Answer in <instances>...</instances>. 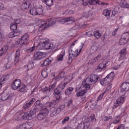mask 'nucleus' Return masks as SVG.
<instances>
[{
	"instance_id": "1",
	"label": "nucleus",
	"mask_w": 129,
	"mask_h": 129,
	"mask_svg": "<svg viewBox=\"0 0 129 129\" xmlns=\"http://www.w3.org/2000/svg\"><path fill=\"white\" fill-rule=\"evenodd\" d=\"M56 99L54 100L50 103H47L46 105L48 106L50 108L49 111H50V116L51 117H54V116H56L57 114H59L61 112V107L62 106H60L58 108H55V105H57L59 102H60V98L59 97H55Z\"/></svg>"
},
{
	"instance_id": "2",
	"label": "nucleus",
	"mask_w": 129,
	"mask_h": 129,
	"mask_svg": "<svg viewBox=\"0 0 129 129\" xmlns=\"http://www.w3.org/2000/svg\"><path fill=\"white\" fill-rule=\"evenodd\" d=\"M75 42H76V41H75L74 42L72 43L69 48V60L71 61V62H72V60H74V59L80 54L82 51V49H83V47H84V44L81 43L79 48V52H78V49L74 47V46H75Z\"/></svg>"
},
{
	"instance_id": "3",
	"label": "nucleus",
	"mask_w": 129,
	"mask_h": 129,
	"mask_svg": "<svg viewBox=\"0 0 129 129\" xmlns=\"http://www.w3.org/2000/svg\"><path fill=\"white\" fill-rule=\"evenodd\" d=\"M90 89V85L87 84L86 81H83L80 87L77 88L76 91L78 92L76 95L77 97H82L85 95V93L87 92V90Z\"/></svg>"
},
{
	"instance_id": "4",
	"label": "nucleus",
	"mask_w": 129,
	"mask_h": 129,
	"mask_svg": "<svg viewBox=\"0 0 129 129\" xmlns=\"http://www.w3.org/2000/svg\"><path fill=\"white\" fill-rule=\"evenodd\" d=\"M98 79H99V76L91 74L86 79V80H84V81H86L87 84H89L90 86V85L95 84L98 81Z\"/></svg>"
},
{
	"instance_id": "5",
	"label": "nucleus",
	"mask_w": 129,
	"mask_h": 129,
	"mask_svg": "<svg viewBox=\"0 0 129 129\" xmlns=\"http://www.w3.org/2000/svg\"><path fill=\"white\" fill-rule=\"evenodd\" d=\"M30 40V35L28 33L24 34L20 39H19L17 42V45H27Z\"/></svg>"
},
{
	"instance_id": "6",
	"label": "nucleus",
	"mask_w": 129,
	"mask_h": 129,
	"mask_svg": "<svg viewBox=\"0 0 129 129\" xmlns=\"http://www.w3.org/2000/svg\"><path fill=\"white\" fill-rule=\"evenodd\" d=\"M123 103H124V97L122 96L118 98L116 101L113 102L112 107L113 110L116 108H117L118 106H121Z\"/></svg>"
},
{
	"instance_id": "7",
	"label": "nucleus",
	"mask_w": 129,
	"mask_h": 129,
	"mask_svg": "<svg viewBox=\"0 0 129 129\" xmlns=\"http://www.w3.org/2000/svg\"><path fill=\"white\" fill-rule=\"evenodd\" d=\"M57 22L60 23V24H64V23H68L69 25L73 24L75 22V19L74 17H71L66 18H60L57 19Z\"/></svg>"
},
{
	"instance_id": "8",
	"label": "nucleus",
	"mask_w": 129,
	"mask_h": 129,
	"mask_svg": "<svg viewBox=\"0 0 129 129\" xmlns=\"http://www.w3.org/2000/svg\"><path fill=\"white\" fill-rule=\"evenodd\" d=\"M56 23V20L54 18H51L48 19L45 22H44L41 25V28H47V27H50V26H52L54 24Z\"/></svg>"
},
{
	"instance_id": "9",
	"label": "nucleus",
	"mask_w": 129,
	"mask_h": 129,
	"mask_svg": "<svg viewBox=\"0 0 129 129\" xmlns=\"http://www.w3.org/2000/svg\"><path fill=\"white\" fill-rule=\"evenodd\" d=\"M22 85V81L19 79H16L14 80L11 85L12 89L13 90H17Z\"/></svg>"
},
{
	"instance_id": "10",
	"label": "nucleus",
	"mask_w": 129,
	"mask_h": 129,
	"mask_svg": "<svg viewBox=\"0 0 129 129\" xmlns=\"http://www.w3.org/2000/svg\"><path fill=\"white\" fill-rule=\"evenodd\" d=\"M34 56L35 60H40V59H42V58H45V57H46V53L41 51H36L35 52Z\"/></svg>"
},
{
	"instance_id": "11",
	"label": "nucleus",
	"mask_w": 129,
	"mask_h": 129,
	"mask_svg": "<svg viewBox=\"0 0 129 129\" xmlns=\"http://www.w3.org/2000/svg\"><path fill=\"white\" fill-rule=\"evenodd\" d=\"M129 90V79H128L125 82H123L121 86V91L124 92V91H128Z\"/></svg>"
},
{
	"instance_id": "12",
	"label": "nucleus",
	"mask_w": 129,
	"mask_h": 129,
	"mask_svg": "<svg viewBox=\"0 0 129 129\" xmlns=\"http://www.w3.org/2000/svg\"><path fill=\"white\" fill-rule=\"evenodd\" d=\"M20 52L21 50L20 49H17L16 51L14 60L15 66H18V64H19V61H20V55H21Z\"/></svg>"
},
{
	"instance_id": "13",
	"label": "nucleus",
	"mask_w": 129,
	"mask_h": 129,
	"mask_svg": "<svg viewBox=\"0 0 129 129\" xmlns=\"http://www.w3.org/2000/svg\"><path fill=\"white\" fill-rule=\"evenodd\" d=\"M21 8L22 10H27V9H30L32 8V4L30 3V2L28 0H25L23 1Z\"/></svg>"
},
{
	"instance_id": "14",
	"label": "nucleus",
	"mask_w": 129,
	"mask_h": 129,
	"mask_svg": "<svg viewBox=\"0 0 129 129\" xmlns=\"http://www.w3.org/2000/svg\"><path fill=\"white\" fill-rule=\"evenodd\" d=\"M110 64V61H103V62L100 63L97 68V69L100 70H102V69H105L107 66Z\"/></svg>"
},
{
	"instance_id": "15",
	"label": "nucleus",
	"mask_w": 129,
	"mask_h": 129,
	"mask_svg": "<svg viewBox=\"0 0 129 129\" xmlns=\"http://www.w3.org/2000/svg\"><path fill=\"white\" fill-rule=\"evenodd\" d=\"M35 101H36V99L32 98L29 102L23 104V109H24V110H26V109H28L29 107H30V106H32V104H33V103H34Z\"/></svg>"
},
{
	"instance_id": "16",
	"label": "nucleus",
	"mask_w": 129,
	"mask_h": 129,
	"mask_svg": "<svg viewBox=\"0 0 129 129\" xmlns=\"http://www.w3.org/2000/svg\"><path fill=\"white\" fill-rule=\"evenodd\" d=\"M24 113L26 119H30V118H32L33 116H36V113H35L33 110H31L30 111Z\"/></svg>"
},
{
	"instance_id": "17",
	"label": "nucleus",
	"mask_w": 129,
	"mask_h": 129,
	"mask_svg": "<svg viewBox=\"0 0 129 129\" xmlns=\"http://www.w3.org/2000/svg\"><path fill=\"white\" fill-rule=\"evenodd\" d=\"M8 50H9V46H4L0 49V57H2V56H4V55H6V53L8 52Z\"/></svg>"
},
{
	"instance_id": "18",
	"label": "nucleus",
	"mask_w": 129,
	"mask_h": 129,
	"mask_svg": "<svg viewBox=\"0 0 129 129\" xmlns=\"http://www.w3.org/2000/svg\"><path fill=\"white\" fill-rule=\"evenodd\" d=\"M1 99L3 101L7 100V101H11V100H12V97L8 96V94L6 93H3Z\"/></svg>"
},
{
	"instance_id": "19",
	"label": "nucleus",
	"mask_w": 129,
	"mask_h": 129,
	"mask_svg": "<svg viewBox=\"0 0 129 129\" xmlns=\"http://www.w3.org/2000/svg\"><path fill=\"white\" fill-rule=\"evenodd\" d=\"M25 113H19L16 114V119L17 120H20V119L21 118V119H24L26 120V115H25Z\"/></svg>"
},
{
	"instance_id": "20",
	"label": "nucleus",
	"mask_w": 129,
	"mask_h": 129,
	"mask_svg": "<svg viewBox=\"0 0 129 129\" xmlns=\"http://www.w3.org/2000/svg\"><path fill=\"white\" fill-rule=\"evenodd\" d=\"M111 11L108 9H106L103 10V15L107 18V19H109L110 18V14Z\"/></svg>"
},
{
	"instance_id": "21",
	"label": "nucleus",
	"mask_w": 129,
	"mask_h": 129,
	"mask_svg": "<svg viewBox=\"0 0 129 129\" xmlns=\"http://www.w3.org/2000/svg\"><path fill=\"white\" fill-rule=\"evenodd\" d=\"M62 92V91L59 89L58 88H56L54 90L53 94L55 96V97H59L60 98V93Z\"/></svg>"
},
{
	"instance_id": "22",
	"label": "nucleus",
	"mask_w": 129,
	"mask_h": 129,
	"mask_svg": "<svg viewBox=\"0 0 129 129\" xmlns=\"http://www.w3.org/2000/svg\"><path fill=\"white\" fill-rule=\"evenodd\" d=\"M65 55V50H62L58 55L57 57V61H63V57Z\"/></svg>"
},
{
	"instance_id": "23",
	"label": "nucleus",
	"mask_w": 129,
	"mask_h": 129,
	"mask_svg": "<svg viewBox=\"0 0 129 129\" xmlns=\"http://www.w3.org/2000/svg\"><path fill=\"white\" fill-rule=\"evenodd\" d=\"M109 80L107 78V77H105V78L102 79L100 81V83L101 85H107V84H109L110 83Z\"/></svg>"
},
{
	"instance_id": "24",
	"label": "nucleus",
	"mask_w": 129,
	"mask_h": 129,
	"mask_svg": "<svg viewBox=\"0 0 129 129\" xmlns=\"http://www.w3.org/2000/svg\"><path fill=\"white\" fill-rule=\"evenodd\" d=\"M19 91L22 93H25V92H27V86L24 84H22L19 87Z\"/></svg>"
},
{
	"instance_id": "25",
	"label": "nucleus",
	"mask_w": 129,
	"mask_h": 129,
	"mask_svg": "<svg viewBox=\"0 0 129 129\" xmlns=\"http://www.w3.org/2000/svg\"><path fill=\"white\" fill-rule=\"evenodd\" d=\"M72 79H73V76L72 75H70L69 76H67V78H66L64 79V84L67 85V84H68V83H69V82H70V81H71V80H72Z\"/></svg>"
},
{
	"instance_id": "26",
	"label": "nucleus",
	"mask_w": 129,
	"mask_h": 129,
	"mask_svg": "<svg viewBox=\"0 0 129 129\" xmlns=\"http://www.w3.org/2000/svg\"><path fill=\"white\" fill-rule=\"evenodd\" d=\"M126 49H123L120 52V56L119 57V60H122L124 58V56L126 55Z\"/></svg>"
},
{
	"instance_id": "27",
	"label": "nucleus",
	"mask_w": 129,
	"mask_h": 129,
	"mask_svg": "<svg viewBox=\"0 0 129 129\" xmlns=\"http://www.w3.org/2000/svg\"><path fill=\"white\" fill-rule=\"evenodd\" d=\"M48 108H49V106H47V108H43L40 110V112L46 116L49 114V109H48Z\"/></svg>"
},
{
	"instance_id": "28",
	"label": "nucleus",
	"mask_w": 129,
	"mask_h": 129,
	"mask_svg": "<svg viewBox=\"0 0 129 129\" xmlns=\"http://www.w3.org/2000/svg\"><path fill=\"white\" fill-rule=\"evenodd\" d=\"M10 78L9 75H5V76H0V83L2 82H4V81H6Z\"/></svg>"
},
{
	"instance_id": "29",
	"label": "nucleus",
	"mask_w": 129,
	"mask_h": 129,
	"mask_svg": "<svg viewBox=\"0 0 129 129\" xmlns=\"http://www.w3.org/2000/svg\"><path fill=\"white\" fill-rule=\"evenodd\" d=\"M106 77H107L108 80L110 81V82H111L113 79V77H114V72L110 73Z\"/></svg>"
},
{
	"instance_id": "30",
	"label": "nucleus",
	"mask_w": 129,
	"mask_h": 129,
	"mask_svg": "<svg viewBox=\"0 0 129 129\" xmlns=\"http://www.w3.org/2000/svg\"><path fill=\"white\" fill-rule=\"evenodd\" d=\"M46 116L42 113V112L40 111L39 114L37 115V118L39 120H42V119H44V118H46Z\"/></svg>"
},
{
	"instance_id": "31",
	"label": "nucleus",
	"mask_w": 129,
	"mask_h": 129,
	"mask_svg": "<svg viewBox=\"0 0 129 129\" xmlns=\"http://www.w3.org/2000/svg\"><path fill=\"white\" fill-rule=\"evenodd\" d=\"M37 15H44V9L43 8H38L36 9Z\"/></svg>"
},
{
	"instance_id": "32",
	"label": "nucleus",
	"mask_w": 129,
	"mask_h": 129,
	"mask_svg": "<svg viewBox=\"0 0 129 129\" xmlns=\"http://www.w3.org/2000/svg\"><path fill=\"white\" fill-rule=\"evenodd\" d=\"M45 49L46 50H50V49H53V43H50L48 42L45 45Z\"/></svg>"
},
{
	"instance_id": "33",
	"label": "nucleus",
	"mask_w": 129,
	"mask_h": 129,
	"mask_svg": "<svg viewBox=\"0 0 129 129\" xmlns=\"http://www.w3.org/2000/svg\"><path fill=\"white\" fill-rule=\"evenodd\" d=\"M45 4L48 7H51V6H53V0H44Z\"/></svg>"
},
{
	"instance_id": "34",
	"label": "nucleus",
	"mask_w": 129,
	"mask_h": 129,
	"mask_svg": "<svg viewBox=\"0 0 129 129\" xmlns=\"http://www.w3.org/2000/svg\"><path fill=\"white\" fill-rule=\"evenodd\" d=\"M30 14L32 16H37V9L36 8H32L30 10Z\"/></svg>"
},
{
	"instance_id": "35",
	"label": "nucleus",
	"mask_w": 129,
	"mask_h": 129,
	"mask_svg": "<svg viewBox=\"0 0 129 129\" xmlns=\"http://www.w3.org/2000/svg\"><path fill=\"white\" fill-rule=\"evenodd\" d=\"M94 35L96 39H99L101 37V33H99L98 30L94 31Z\"/></svg>"
},
{
	"instance_id": "36",
	"label": "nucleus",
	"mask_w": 129,
	"mask_h": 129,
	"mask_svg": "<svg viewBox=\"0 0 129 129\" xmlns=\"http://www.w3.org/2000/svg\"><path fill=\"white\" fill-rule=\"evenodd\" d=\"M125 40L128 42L129 41V32L123 34L121 36Z\"/></svg>"
},
{
	"instance_id": "37",
	"label": "nucleus",
	"mask_w": 129,
	"mask_h": 129,
	"mask_svg": "<svg viewBox=\"0 0 129 129\" xmlns=\"http://www.w3.org/2000/svg\"><path fill=\"white\" fill-rule=\"evenodd\" d=\"M73 91V88L70 87L66 90L65 93L66 95H70L71 94V92Z\"/></svg>"
},
{
	"instance_id": "38",
	"label": "nucleus",
	"mask_w": 129,
	"mask_h": 129,
	"mask_svg": "<svg viewBox=\"0 0 129 129\" xmlns=\"http://www.w3.org/2000/svg\"><path fill=\"white\" fill-rule=\"evenodd\" d=\"M99 3V0H91L90 1H89L88 4L89 5H98V3Z\"/></svg>"
},
{
	"instance_id": "39",
	"label": "nucleus",
	"mask_w": 129,
	"mask_h": 129,
	"mask_svg": "<svg viewBox=\"0 0 129 129\" xmlns=\"http://www.w3.org/2000/svg\"><path fill=\"white\" fill-rule=\"evenodd\" d=\"M51 62V60L49 59V58H47L44 60L42 65L43 66H48V65H49V64H50Z\"/></svg>"
},
{
	"instance_id": "40",
	"label": "nucleus",
	"mask_w": 129,
	"mask_h": 129,
	"mask_svg": "<svg viewBox=\"0 0 129 129\" xmlns=\"http://www.w3.org/2000/svg\"><path fill=\"white\" fill-rule=\"evenodd\" d=\"M38 50H43V49H45V44L44 43H38L37 47Z\"/></svg>"
},
{
	"instance_id": "41",
	"label": "nucleus",
	"mask_w": 129,
	"mask_h": 129,
	"mask_svg": "<svg viewBox=\"0 0 129 129\" xmlns=\"http://www.w3.org/2000/svg\"><path fill=\"white\" fill-rule=\"evenodd\" d=\"M42 91L43 93H48L49 95L51 94V93L50 92L51 91L49 87H45V88H43L42 89Z\"/></svg>"
},
{
	"instance_id": "42",
	"label": "nucleus",
	"mask_w": 129,
	"mask_h": 129,
	"mask_svg": "<svg viewBox=\"0 0 129 129\" xmlns=\"http://www.w3.org/2000/svg\"><path fill=\"white\" fill-rule=\"evenodd\" d=\"M127 42L128 41L126 40L123 37L121 36L119 41V44L120 45H124V44H126Z\"/></svg>"
},
{
	"instance_id": "43",
	"label": "nucleus",
	"mask_w": 129,
	"mask_h": 129,
	"mask_svg": "<svg viewBox=\"0 0 129 129\" xmlns=\"http://www.w3.org/2000/svg\"><path fill=\"white\" fill-rule=\"evenodd\" d=\"M20 126L21 129H28L29 124L28 123H24L20 125Z\"/></svg>"
},
{
	"instance_id": "44",
	"label": "nucleus",
	"mask_w": 129,
	"mask_h": 129,
	"mask_svg": "<svg viewBox=\"0 0 129 129\" xmlns=\"http://www.w3.org/2000/svg\"><path fill=\"white\" fill-rule=\"evenodd\" d=\"M65 75V73L63 72H60L58 75L57 77H56V80H60L61 78H63Z\"/></svg>"
},
{
	"instance_id": "45",
	"label": "nucleus",
	"mask_w": 129,
	"mask_h": 129,
	"mask_svg": "<svg viewBox=\"0 0 129 129\" xmlns=\"http://www.w3.org/2000/svg\"><path fill=\"white\" fill-rule=\"evenodd\" d=\"M17 28L18 27L17 26V25L14 23H12L10 26V29L11 30H12V31H16Z\"/></svg>"
},
{
	"instance_id": "46",
	"label": "nucleus",
	"mask_w": 129,
	"mask_h": 129,
	"mask_svg": "<svg viewBox=\"0 0 129 129\" xmlns=\"http://www.w3.org/2000/svg\"><path fill=\"white\" fill-rule=\"evenodd\" d=\"M65 86H66V84H65V83H64V84L60 83V84H59V85H58V88H59L61 91H63V90H64V89H65Z\"/></svg>"
},
{
	"instance_id": "47",
	"label": "nucleus",
	"mask_w": 129,
	"mask_h": 129,
	"mask_svg": "<svg viewBox=\"0 0 129 129\" xmlns=\"http://www.w3.org/2000/svg\"><path fill=\"white\" fill-rule=\"evenodd\" d=\"M56 85H57V83H54V84L49 86L48 87V88H49V90L50 91H52V90H53V89H54L56 87Z\"/></svg>"
},
{
	"instance_id": "48",
	"label": "nucleus",
	"mask_w": 129,
	"mask_h": 129,
	"mask_svg": "<svg viewBox=\"0 0 129 129\" xmlns=\"http://www.w3.org/2000/svg\"><path fill=\"white\" fill-rule=\"evenodd\" d=\"M100 58H101V54H98L94 59V62H98L99 60H100Z\"/></svg>"
},
{
	"instance_id": "49",
	"label": "nucleus",
	"mask_w": 129,
	"mask_h": 129,
	"mask_svg": "<svg viewBox=\"0 0 129 129\" xmlns=\"http://www.w3.org/2000/svg\"><path fill=\"white\" fill-rule=\"evenodd\" d=\"M40 109H41V107H39V106H35L33 109V111L35 113H36V112L40 111Z\"/></svg>"
},
{
	"instance_id": "50",
	"label": "nucleus",
	"mask_w": 129,
	"mask_h": 129,
	"mask_svg": "<svg viewBox=\"0 0 129 129\" xmlns=\"http://www.w3.org/2000/svg\"><path fill=\"white\" fill-rule=\"evenodd\" d=\"M117 10L118 11L119 10V7H116L115 8L114 11L112 12V16H113V17H114L115 16V14H117V13H118V11H115Z\"/></svg>"
},
{
	"instance_id": "51",
	"label": "nucleus",
	"mask_w": 129,
	"mask_h": 129,
	"mask_svg": "<svg viewBox=\"0 0 129 129\" xmlns=\"http://www.w3.org/2000/svg\"><path fill=\"white\" fill-rule=\"evenodd\" d=\"M41 75L43 78H46V77L48 76V73H47L45 71H42Z\"/></svg>"
},
{
	"instance_id": "52",
	"label": "nucleus",
	"mask_w": 129,
	"mask_h": 129,
	"mask_svg": "<svg viewBox=\"0 0 129 129\" xmlns=\"http://www.w3.org/2000/svg\"><path fill=\"white\" fill-rule=\"evenodd\" d=\"M59 45H58V43L55 44V45H54V44H53V49L54 50V51H58V50H59Z\"/></svg>"
},
{
	"instance_id": "53",
	"label": "nucleus",
	"mask_w": 129,
	"mask_h": 129,
	"mask_svg": "<svg viewBox=\"0 0 129 129\" xmlns=\"http://www.w3.org/2000/svg\"><path fill=\"white\" fill-rule=\"evenodd\" d=\"M35 106H39V107H42V106H43V105L41 104V101H40V100H37L35 103Z\"/></svg>"
},
{
	"instance_id": "54",
	"label": "nucleus",
	"mask_w": 129,
	"mask_h": 129,
	"mask_svg": "<svg viewBox=\"0 0 129 129\" xmlns=\"http://www.w3.org/2000/svg\"><path fill=\"white\" fill-rule=\"evenodd\" d=\"M118 117H119L118 116H117V117H116L115 120H113V123L114 124H117V123H119V121H120V119H118Z\"/></svg>"
},
{
	"instance_id": "55",
	"label": "nucleus",
	"mask_w": 129,
	"mask_h": 129,
	"mask_svg": "<svg viewBox=\"0 0 129 129\" xmlns=\"http://www.w3.org/2000/svg\"><path fill=\"white\" fill-rule=\"evenodd\" d=\"M125 4H126V2L124 0H120V6H121V8H124Z\"/></svg>"
},
{
	"instance_id": "56",
	"label": "nucleus",
	"mask_w": 129,
	"mask_h": 129,
	"mask_svg": "<svg viewBox=\"0 0 129 129\" xmlns=\"http://www.w3.org/2000/svg\"><path fill=\"white\" fill-rule=\"evenodd\" d=\"M91 16H92V13H91V12L90 11H89L88 13H86L84 15L85 18H86L87 19L89 18V17H91Z\"/></svg>"
},
{
	"instance_id": "57",
	"label": "nucleus",
	"mask_w": 129,
	"mask_h": 129,
	"mask_svg": "<svg viewBox=\"0 0 129 129\" xmlns=\"http://www.w3.org/2000/svg\"><path fill=\"white\" fill-rule=\"evenodd\" d=\"M106 93V92H104L102 94H101L98 97L97 100L98 101L99 100H101V99H102V98L103 97V96H104V94H105V93Z\"/></svg>"
},
{
	"instance_id": "58",
	"label": "nucleus",
	"mask_w": 129,
	"mask_h": 129,
	"mask_svg": "<svg viewBox=\"0 0 129 129\" xmlns=\"http://www.w3.org/2000/svg\"><path fill=\"white\" fill-rule=\"evenodd\" d=\"M34 67V64L29 63L27 64V68L28 70H31V69H33V67Z\"/></svg>"
},
{
	"instance_id": "59",
	"label": "nucleus",
	"mask_w": 129,
	"mask_h": 129,
	"mask_svg": "<svg viewBox=\"0 0 129 129\" xmlns=\"http://www.w3.org/2000/svg\"><path fill=\"white\" fill-rule=\"evenodd\" d=\"M49 43V39L48 38H44L42 40V42H41L42 44H44V45L47 44Z\"/></svg>"
},
{
	"instance_id": "60",
	"label": "nucleus",
	"mask_w": 129,
	"mask_h": 129,
	"mask_svg": "<svg viewBox=\"0 0 129 129\" xmlns=\"http://www.w3.org/2000/svg\"><path fill=\"white\" fill-rule=\"evenodd\" d=\"M70 118L69 117H66L62 121V124H65L66 121H68Z\"/></svg>"
},
{
	"instance_id": "61",
	"label": "nucleus",
	"mask_w": 129,
	"mask_h": 129,
	"mask_svg": "<svg viewBox=\"0 0 129 129\" xmlns=\"http://www.w3.org/2000/svg\"><path fill=\"white\" fill-rule=\"evenodd\" d=\"M11 66H12V63L11 62L9 61L6 64V69H10V68H11Z\"/></svg>"
},
{
	"instance_id": "62",
	"label": "nucleus",
	"mask_w": 129,
	"mask_h": 129,
	"mask_svg": "<svg viewBox=\"0 0 129 129\" xmlns=\"http://www.w3.org/2000/svg\"><path fill=\"white\" fill-rule=\"evenodd\" d=\"M91 50H92V51H93V52H96V51H97V50H98V47H97V46H93L91 47Z\"/></svg>"
},
{
	"instance_id": "63",
	"label": "nucleus",
	"mask_w": 129,
	"mask_h": 129,
	"mask_svg": "<svg viewBox=\"0 0 129 129\" xmlns=\"http://www.w3.org/2000/svg\"><path fill=\"white\" fill-rule=\"evenodd\" d=\"M111 84H109L107 87L106 88V91H109L111 89Z\"/></svg>"
},
{
	"instance_id": "64",
	"label": "nucleus",
	"mask_w": 129,
	"mask_h": 129,
	"mask_svg": "<svg viewBox=\"0 0 129 129\" xmlns=\"http://www.w3.org/2000/svg\"><path fill=\"white\" fill-rule=\"evenodd\" d=\"M83 3L82 4L84 6H87L88 5V3L89 2V0H82Z\"/></svg>"
}]
</instances>
